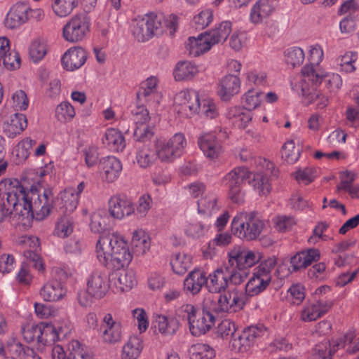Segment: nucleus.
<instances>
[{
	"label": "nucleus",
	"mask_w": 359,
	"mask_h": 359,
	"mask_svg": "<svg viewBox=\"0 0 359 359\" xmlns=\"http://www.w3.org/2000/svg\"><path fill=\"white\" fill-rule=\"evenodd\" d=\"M54 197L50 189L28 185L22 179H4L0 181V223L18 215L21 222L33 219H45L53 208Z\"/></svg>",
	"instance_id": "obj_1"
},
{
	"label": "nucleus",
	"mask_w": 359,
	"mask_h": 359,
	"mask_svg": "<svg viewBox=\"0 0 359 359\" xmlns=\"http://www.w3.org/2000/svg\"><path fill=\"white\" fill-rule=\"evenodd\" d=\"M95 253L100 264L114 271L128 266L133 259L126 241L118 233L100 236Z\"/></svg>",
	"instance_id": "obj_2"
},
{
	"label": "nucleus",
	"mask_w": 359,
	"mask_h": 359,
	"mask_svg": "<svg viewBox=\"0 0 359 359\" xmlns=\"http://www.w3.org/2000/svg\"><path fill=\"white\" fill-rule=\"evenodd\" d=\"M322 82L329 91H332L335 88H339L341 86V79L337 74H327L323 69L315 70L311 67H304L302 69L301 80L294 84L291 83L292 88L294 91H300L305 94L309 90V83L313 86H317Z\"/></svg>",
	"instance_id": "obj_3"
},
{
	"label": "nucleus",
	"mask_w": 359,
	"mask_h": 359,
	"mask_svg": "<svg viewBox=\"0 0 359 359\" xmlns=\"http://www.w3.org/2000/svg\"><path fill=\"white\" fill-rule=\"evenodd\" d=\"M231 225L233 235L250 241L259 236L264 227V222L255 212H241L233 218Z\"/></svg>",
	"instance_id": "obj_4"
},
{
	"label": "nucleus",
	"mask_w": 359,
	"mask_h": 359,
	"mask_svg": "<svg viewBox=\"0 0 359 359\" xmlns=\"http://www.w3.org/2000/svg\"><path fill=\"white\" fill-rule=\"evenodd\" d=\"M276 263V257H271L262 261L253 269L252 276L245 285V293L248 296H257L269 287L272 280V271Z\"/></svg>",
	"instance_id": "obj_5"
},
{
	"label": "nucleus",
	"mask_w": 359,
	"mask_h": 359,
	"mask_svg": "<svg viewBox=\"0 0 359 359\" xmlns=\"http://www.w3.org/2000/svg\"><path fill=\"white\" fill-rule=\"evenodd\" d=\"M267 334L268 330L262 324L248 326L232 337L230 346L236 353H250L257 341Z\"/></svg>",
	"instance_id": "obj_6"
},
{
	"label": "nucleus",
	"mask_w": 359,
	"mask_h": 359,
	"mask_svg": "<svg viewBox=\"0 0 359 359\" xmlns=\"http://www.w3.org/2000/svg\"><path fill=\"white\" fill-rule=\"evenodd\" d=\"M22 332L25 339L29 343H35L38 349L43 350L56 341L59 337V331L50 323L22 327Z\"/></svg>",
	"instance_id": "obj_7"
},
{
	"label": "nucleus",
	"mask_w": 359,
	"mask_h": 359,
	"mask_svg": "<svg viewBox=\"0 0 359 359\" xmlns=\"http://www.w3.org/2000/svg\"><path fill=\"white\" fill-rule=\"evenodd\" d=\"M187 146V141L184 134L177 133L169 140L156 143V156L161 162L171 163L183 154Z\"/></svg>",
	"instance_id": "obj_8"
},
{
	"label": "nucleus",
	"mask_w": 359,
	"mask_h": 359,
	"mask_svg": "<svg viewBox=\"0 0 359 359\" xmlns=\"http://www.w3.org/2000/svg\"><path fill=\"white\" fill-rule=\"evenodd\" d=\"M67 271L60 267L52 270V280L46 283L40 290V295L46 302H56L67 293Z\"/></svg>",
	"instance_id": "obj_9"
},
{
	"label": "nucleus",
	"mask_w": 359,
	"mask_h": 359,
	"mask_svg": "<svg viewBox=\"0 0 359 359\" xmlns=\"http://www.w3.org/2000/svg\"><path fill=\"white\" fill-rule=\"evenodd\" d=\"M200 102L198 93L194 90H182L174 97L175 110L185 118H191L198 113Z\"/></svg>",
	"instance_id": "obj_10"
},
{
	"label": "nucleus",
	"mask_w": 359,
	"mask_h": 359,
	"mask_svg": "<svg viewBox=\"0 0 359 359\" xmlns=\"http://www.w3.org/2000/svg\"><path fill=\"white\" fill-rule=\"evenodd\" d=\"M158 83V79L155 76H150L142 81L137 92V102L147 103L154 107H157L161 100Z\"/></svg>",
	"instance_id": "obj_11"
},
{
	"label": "nucleus",
	"mask_w": 359,
	"mask_h": 359,
	"mask_svg": "<svg viewBox=\"0 0 359 359\" xmlns=\"http://www.w3.org/2000/svg\"><path fill=\"white\" fill-rule=\"evenodd\" d=\"M132 118L137 126L134 137L138 141H144L150 139L153 136L152 131L147 126H141L146 124L150 119L149 113L147 109L143 105V103L136 105L131 109Z\"/></svg>",
	"instance_id": "obj_12"
},
{
	"label": "nucleus",
	"mask_w": 359,
	"mask_h": 359,
	"mask_svg": "<svg viewBox=\"0 0 359 359\" xmlns=\"http://www.w3.org/2000/svg\"><path fill=\"white\" fill-rule=\"evenodd\" d=\"M109 288L108 275L100 270H95L87 279V292L96 299L104 297Z\"/></svg>",
	"instance_id": "obj_13"
},
{
	"label": "nucleus",
	"mask_w": 359,
	"mask_h": 359,
	"mask_svg": "<svg viewBox=\"0 0 359 359\" xmlns=\"http://www.w3.org/2000/svg\"><path fill=\"white\" fill-rule=\"evenodd\" d=\"M29 9L28 2L19 1L9 9L4 20L6 27L15 29L28 21L27 11Z\"/></svg>",
	"instance_id": "obj_14"
},
{
	"label": "nucleus",
	"mask_w": 359,
	"mask_h": 359,
	"mask_svg": "<svg viewBox=\"0 0 359 359\" xmlns=\"http://www.w3.org/2000/svg\"><path fill=\"white\" fill-rule=\"evenodd\" d=\"M198 145L203 154L210 159L217 158L223 151L222 142L215 132L205 133L198 137Z\"/></svg>",
	"instance_id": "obj_15"
},
{
	"label": "nucleus",
	"mask_w": 359,
	"mask_h": 359,
	"mask_svg": "<svg viewBox=\"0 0 359 359\" xmlns=\"http://www.w3.org/2000/svg\"><path fill=\"white\" fill-rule=\"evenodd\" d=\"M90 26V18L86 13L74 15L69 22V42L83 40L89 32Z\"/></svg>",
	"instance_id": "obj_16"
},
{
	"label": "nucleus",
	"mask_w": 359,
	"mask_h": 359,
	"mask_svg": "<svg viewBox=\"0 0 359 359\" xmlns=\"http://www.w3.org/2000/svg\"><path fill=\"white\" fill-rule=\"evenodd\" d=\"M99 169L102 179L107 183H111L119 177L123 165L118 158L109 156L101 159Z\"/></svg>",
	"instance_id": "obj_17"
},
{
	"label": "nucleus",
	"mask_w": 359,
	"mask_h": 359,
	"mask_svg": "<svg viewBox=\"0 0 359 359\" xmlns=\"http://www.w3.org/2000/svg\"><path fill=\"white\" fill-rule=\"evenodd\" d=\"M241 85L238 75L228 74L220 79L217 93L222 100L228 101L240 92Z\"/></svg>",
	"instance_id": "obj_18"
},
{
	"label": "nucleus",
	"mask_w": 359,
	"mask_h": 359,
	"mask_svg": "<svg viewBox=\"0 0 359 359\" xmlns=\"http://www.w3.org/2000/svg\"><path fill=\"white\" fill-rule=\"evenodd\" d=\"M276 4V0L257 1L250 10V22L254 24H259L262 22L273 13Z\"/></svg>",
	"instance_id": "obj_19"
},
{
	"label": "nucleus",
	"mask_w": 359,
	"mask_h": 359,
	"mask_svg": "<svg viewBox=\"0 0 359 359\" xmlns=\"http://www.w3.org/2000/svg\"><path fill=\"white\" fill-rule=\"evenodd\" d=\"M109 210L111 215L118 219L128 217L135 212V207L133 203L125 198L113 196L109 200Z\"/></svg>",
	"instance_id": "obj_20"
},
{
	"label": "nucleus",
	"mask_w": 359,
	"mask_h": 359,
	"mask_svg": "<svg viewBox=\"0 0 359 359\" xmlns=\"http://www.w3.org/2000/svg\"><path fill=\"white\" fill-rule=\"evenodd\" d=\"M101 329L103 339L109 344H115L121 339V325L112 316H104Z\"/></svg>",
	"instance_id": "obj_21"
},
{
	"label": "nucleus",
	"mask_w": 359,
	"mask_h": 359,
	"mask_svg": "<svg viewBox=\"0 0 359 359\" xmlns=\"http://www.w3.org/2000/svg\"><path fill=\"white\" fill-rule=\"evenodd\" d=\"M320 259V252L318 249L310 248L297 252L290 259V265L293 271H297L311 265L313 262Z\"/></svg>",
	"instance_id": "obj_22"
},
{
	"label": "nucleus",
	"mask_w": 359,
	"mask_h": 359,
	"mask_svg": "<svg viewBox=\"0 0 359 359\" xmlns=\"http://www.w3.org/2000/svg\"><path fill=\"white\" fill-rule=\"evenodd\" d=\"M189 330L192 335L200 336L208 332L215 323V316H188Z\"/></svg>",
	"instance_id": "obj_23"
},
{
	"label": "nucleus",
	"mask_w": 359,
	"mask_h": 359,
	"mask_svg": "<svg viewBox=\"0 0 359 359\" xmlns=\"http://www.w3.org/2000/svg\"><path fill=\"white\" fill-rule=\"evenodd\" d=\"M214 46L207 32L201 34L198 37H189L186 48L189 54L196 57L209 50Z\"/></svg>",
	"instance_id": "obj_24"
},
{
	"label": "nucleus",
	"mask_w": 359,
	"mask_h": 359,
	"mask_svg": "<svg viewBox=\"0 0 359 359\" xmlns=\"http://www.w3.org/2000/svg\"><path fill=\"white\" fill-rule=\"evenodd\" d=\"M207 287L210 292L219 293L229 285V280L224 268H218L207 278Z\"/></svg>",
	"instance_id": "obj_25"
},
{
	"label": "nucleus",
	"mask_w": 359,
	"mask_h": 359,
	"mask_svg": "<svg viewBox=\"0 0 359 359\" xmlns=\"http://www.w3.org/2000/svg\"><path fill=\"white\" fill-rule=\"evenodd\" d=\"M111 280L117 291L119 292L128 291L137 284L135 271L132 269L118 274H112Z\"/></svg>",
	"instance_id": "obj_26"
},
{
	"label": "nucleus",
	"mask_w": 359,
	"mask_h": 359,
	"mask_svg": "<svg viewBox=\"0 0 359 359\" xmlns=\"http://www.w3.org/2000/svg\"><path fill=\"white\" fill-rule=\"evenodd\" d=\"M102 144L111 151H122L126 147L123 135L118 130L109 128L102 138Z\"/></svg>",
	"instance_id": "obj_27"
},
{
	"label": "nucleus",
	"mask_w": 359,
	"mask_h": 359,
	"mask_svg": "<svg viewBox=\"0 0 359 359\" xmlns=\"http://www.w3.org/2000/svg\"><path fill=\"white\" fill-rule=\"evenodd\" d=\"M27 127V119L25 114L15 113L9 122L4 123V133L9 138H14Z\"/></svg>",
	"instance_id": "obj_28"
},
{
	"label": "nucleus",
	"mask_w": 359,
	"mask_h": 359,
	"mask_svg": "<svg viewBox=\"0 0 359 359\" xmlns=\"http://www.w3.org/2000/svg\"><path fill=\"white\" fill-rule=\"evenodd\" d=\"M244 306V302L236 294H226L221 295L218 299L217 311L237 313Z\"/></svg>",
	"instance_id": "obj_29"
},
{
	"label": "nucleus",
	"mask_w": 359,
	"mask_h": 359,
	"mask_svg": "<svg viewBox=\"0 0 359 359\" xmlns=\"http://www.w3.org/2000/svg\"><path fill=\"white\" fill-rule=\"evenodd\" d=\"M207 283L205 273L200 269L191 271L184 281V288L192 294L198 293Z\"/></svg>",
	"instance_id": "obj_30"
},
{
	"label": "nucleus",
	"mask_w": 359,
	"mask_h": 359,
	"mask_svg": "<svg viewBox=\"0 0 359 359\" xmlns=\"http://www.w3.org/2000/svg\"><path fill=\"white\" fill-rule=\"evenodd\" d=\"M226 117L238 128H245L252 120L250 111L238 106L229 107Z\"/></svg>",
	"instance_id": "obj_31"
},
{
	"label": "nucleus",
	"mask_w": 359,
	"mask_h": 359,
	"mask_svg": "<svg viewBox=\"0 0 359 359\" xmlns=\"http://www.w3.org/2000/svg\"><path fill=\"white\" fill-rule=\"evenodd\" d=\"M252 176L247 168L237 167L227 173L223 178V184L226 188L241 187L245 180H248Z\"/></svg>",
	"instance_id": "obj_32"
},
{
	"label": "nucleus",
	"mask_w": 359,
	"mask_h": 359,
	"mask_svg": "<svg viewBox=\"0 0 359 359\" xmlns=\"http://www.w3.org/2000/svg\"><path fill=\"white\" fill-rule=\"evenodd\" d=\"M143 339L140 336H130L122 348V359H137L142 351Z\"/></svg>",
	"instance_id": "obj_33"
},
{
	"label": "nucleus",
	"mask_w": 359,
	"mask_h": 359,
	"mask_svg": "<svg viewBox=\"0 0 359 359\" xmlns=\"http://www.w3.org/2000/svg\"><path fill=\"white\" fill-rule=\"evenodd\" d=\"M151 246L149 235L143 229L135 230L133 233L132 248L133 252L137 255H144Z\"/></svg>",
	"instance_id": "obj_34"
},
{
	"label": "nucleus",
	"mask_w": 359,
	"mask_h": 359,
	"mask_svg": "<svg viewBox=\"0 0 359 359\" xmlns=\"http://www.w3.org/2000/svg\"><path fill=\"white\" fill-rule=\"evenodd\" d=\"M152 325L165 335L173 334L178 328V321L174 316H156Z\"/></svg>",
	"instance_id": "obj_35"
},
{
	"label": "nucleus",
	"mask_w": 359,
	"mask_h": 359,
	"mask_svg": "<svg viewBox=\"0 0 359 359\" xmlns=\"http://www.w3.org/2000/svg\"><path fill=\"white\" fill-rule=\"evenodd\" d=\"M198 212L208 217L216 213L219 206L217 204V198L213 193H208L201 197L197 202Z\"/></svg>",
	"instance_id": "obj_36"
},
{
	"label": "nucleus",
	"mask_w": 359,
	"mask_h": 359,
	"mask_svg": "<svg viewBox=\"0 0 359 359\" xmlns=\"http://www.w3.org/2000/svg\"><path fill=\"white\" fill-rule=\"evenodd\" d=\"M248 184L259 196H266L271 191V184L266 175L262 172H252Z\"/></svg>",
	"instance_id": "obj_37"
},
{
	"label": "nucleus",
	"mask_w": 359,
	"mask_h": 359,
	"mask_svg": "<svg viewBox=\"0 0 359 359\" xmlns=\"http://www.w3.org/2000/svg\"><path fill=\"white\" fill-rule=\"evenodd\" d=\"M211 222L208 220L193 221L188 223L184 228V233L193 239L200 238L204 236L210 230Z\"/></svg>",
	"instance_id": "obj_38"
},
{
	"label": "nucleus",
	"mask_w": 359,
	"mask_h": 359,
	"mask_svg": "<svg viewBox=\"0 0 359 359\" xmlns=\"http://www.w3.org/2000/svg\"><path fill=\"white\" fill-rule=\"evenodd\" d=\"M198 72L196 65L189 61L179 62L174 69L173 74L176 81L191 79Z\"/></svg>",
	"instance_id": "obj_39"
},
{
	"label": "nucleus",
	"mask_w": 359,
	"mask_h": 359,
	"mask_svg": "<svg viewBox=\"0 0 359 359\" xmlns=\"http://www.w3.org/2000/svg\"><path fill=\"white\" fill-rule=\"evenodd\" d=\"M296 92L306 97L309 104L316 103L318 109H323L326 107L329 103V98L327 93H322L320 91H317L316 86H313L311 83H309V90L305 94H303L300 90Z\"/></svg>",
	"instance_id": "obj_40"
},
{
	"label": "nucleus",
	"mask_w": 359,
	"mask_h": 359,
	"mask_svg": "<svg viewBox=\"0 0 359 359\" xmlns=\"http://www.w3.org/2000/svg\"><path fill=\"white\" fill-rule=\"evenodd\" d=\"M232 29L230 21H224L217 25L214 29L207 32L214 45L224 42Z\"/></svg>",
	"instance_id": "obj_41"
},
{
	"label": "nucleus",
	"mask_w": 359,
	"mask_h": 359,
	"mask_svg": "<svg viewBox=\"0 0 359 359\" xmlns=\"http://www.w3.org/2000/svg\"><path fill=\"white\" fill-rule=\"evenodd\" d=\"M87 60V53L81 46L69 48V71H74L81 68Z\"/></svg>",
	"instance_id": "obj_42"
},
{
	"label": "nucleus",
	"mask_w": 359,
	"mask_h": 359,
	"mask_svg": "<svg viewBox=\"0 0 359 359\" xmlns=\"http://www.w3.org/2000/svg\"><path fill=\"white\" fill-rule=\"evenodd\" d=\"M247 252L248 249L245 248L241 246L234 247L228 254V264L245 270V269H248Z\"/></svg>",
	"instance_id": "obj_43"
},
{
	"label": "nucleus",
	"mask_w": 359,
	"mask_h": 359,
	"mask_svg": "<svg viewBox=\"0 0 359 359\" xmlns=\"http://www.w3.org/2000/svg\"><path fill=\"white\" fill-rule=\"evenodd\" d=\"M358 59V53L355 51H347L337 58V65L340 71L345 73H352L355 71V64Z\"/></svg>",
	"instance_id": "obj_44"
},
{
	"label": "nucleus",
	"mask_w": 359,
	"mask_h": 359,
	"mask_svg": "<svg viewBox=\"0 0 359 359\" xmlns=\"http://www.w3.org/2000/svg\"><path fill=\"white\" fill-rule=\"evenodd\" d=\"M191 359H212L215 356V351L208 344L197 343L193 344L189 350Z\"/></svg>",
	"instance_id": "obj_45"
},
{
	"label": "nucleus",
	"mask_w": 359,
	"mask_h": 359,
	"mask_svg": "<svg viewBox=\"0 0 359 359\" xmlns=\"http://www.w3.org/2000/svg\"><path fill=\"white\" fill-rule=\"evenodd\" d=\"M191 256L185 253H177L171 260L172 269L176 274H184L191 265Z\"/></svg>",
	"instance_id": "obj_46"
},
{
	"label": "nucleus",
	"mask_w": 359,
	"mask_h": 359,
	"mask_svg": "<svg viewBox=\"0 0 359 359\" xmlns=\"http://www.w3.org/2000/svg\"><path fill=\"white\" fill-rule=\"evenodd\" d=\"M280 154L281 158L284 161L293 164L300 156L301 148L300 147H296L292 140H288L283 145Z\"/></svg>",
	"instance_id": "obj_47"
},
{
	"label": "nucleus",
	"mask_w": 359,
	"mask_h": 359,
	"mask_svg": "<svg viewBox=\"0 0 359 359\" xmlns=\"http://www.w3.org/2000/svg\"><path fill=\"white\" fill-rule=\"evenodd\" d=\"M48 51L46 41L43 39L34 40L29 46V54L34 63H38L43 59Z\"/></svg>",
	"instance_id": "obj_48"
},
{
	"label": "nucleus",
	"mask_w": 359,
	"mask_h": 359,
	"mask_svg": "<svg viewBox=\"0 0 359 359\" xmlns=\"http://www.w3.org/2000/svg\"><path fill=\"white\" fill-rule=\"evenodd\" d=\"M198 114L202 117L213 119L218 117L219 112L215 100L210 97H205L201 100Z\"/></svg>",
	"instance_id": "obj_49"
},
{
	"label": "nucleus",
	"mask_w": 359,
	"mask_h": 359,
	"mask_svg": "<svg viewBox=\"0 0 359 359\" xmlns=\"http://www.w3.org/2000/svg\"><path fill=\"white\" fill-rule=\"evenodd\" d=\"M156 151L151 150L147 146L139 149L136 154V161L140 167L147 168L152 165L156 160Z\"/></svg>",
	"instance_id": "obj_50"
},
{
	"label": "nucleus",
	"mask_w": 359,
	"mask_h": 359,
	"mask_svg": "<svg viewBox=\"0 0 359 359\" xmlns=\"http://www.w3.org/2000/svg\"><path fill=\"white\" fill-rule=\"evenodd\" d=\"M145 22L149 31L151 32V37L155 34H161L163 30V24L164 16L162 13H151L147 14L144 17Z\"/></svg>",
	"instance_id": "obj_51"
},
{
	"label": "nucleus",
	"mask_w": 359,
	"mask_h": 359,
	"mask_svg": "<svg viewBox=\"0 0 359 359\" xmlns=\"http://www.w3.org/2000/svg\"><path fill=\"white\" fill-rule=\"evenodd\" d=\"M71 351L69 359H93V353L84 344L77 340H73L70 344Z\"/></svg>",
	"instance_id": "obj_52"
},
{
	"label": "nucleus",
	"mask_w": 359,
	"mask_h": 359,
	"mask_svg": "<svg viewBox=\"0 0 359 359\" xmlns=\"http://www.w3.org/2000/svg\"><path fill=\"white\" fill-rule=\"evenodd\" d=\"M304 57V52L299 47H290L284 51L285 62L292 67L300 66L303 63Z\"/></svg>",
	"instance_id": "obj_53"
},
{
	"label": "nucleus",
	"mask_w": 359,
	"mask_h": 359,
	"mask_svg": "<svg viewBox=\"0 0 359 359\" xmlns=\"http://www.w3.org/2000/svg\"><path fill=\"white\" fill-rule=\"evenodd\" d=\"M330 343L328 341H323L315 346L311 352L309 359H331V355L334 353V348H330Z\"/></svg>",
	"instance_id": "obj_54"
},
{
	"label": "nucleus",
	"mask_w": 359,
	"mask_h": 359,
	"mask_svg": "<svg viewBox=\"0 0 359 359\" xmlns=\"http://www.w3.org/2000/svg\"><path fill=\"white\" fill-rule=\"evenodd\" d=\"M144 18L137 19L132 25V34L138 41H146L151 38Z\"/></svg>",
	"instance_id": "obj_55"
},
{
	"label": "nucleus",
	"mask_w": 359,
	"mask_h": 359,
	"mask_svg": "<svg viewBox=\"0 0 359 359\" xmlns=\"http://www.w3.org/2000/svg\"><path fill=\"white\" fill-rule=\"evenodd\" d=\"M225 271L229 284L238 285L243 283L247 278L248 273L245 269L233 266L229 264L225 266Z\"/></svg>",
	"instance_id": "obj_56"
},
{
	"label": "nucleus",
	"mask_w": 359,
	"mask_h": 359,
	"mask_svg": "<svg viewBox=\"0 0 359 359\" xmlns=\"http://www.w3.org/2000/svg\"><path fill=\"white\" fill-rule=\"evenodd\" d=\"M152 205L153 200L151 196L149 194H143L138 198L133 214H135L137 218H144L148 214Z\"/></svg>",
	"instance_id": "obj_57"
},
{
	"label": "nucleus",
	"mask_w": 359,
	"mask_h": 359,
	"mask_svg": "<svg viewBox=\"0 0 359 359\" xmlns=\"http://www.w3.org/2000/svg\"><path fill=\"white\" fill-rule=\"evenodd\" d=\"M85 188V183L82 181L76 184L75 182H72L70 187H69V193L70 194L71 198H69V211H74L79 202L80 194Z\"/></svg>",
	"instance_id": "obj_58"
},
{
	"label": "nucleus",
	"mask_w": 359,
	"mask_h": 359,
	"mask_svg": "<svg viewBox=\"0 0 359 359\" xmlns=\"http://www.w3.org/2000/svg\"><path fill=\"white\" fill-rule=\"evenodd\" d=\"M212 20L213 11L210 8L201 10L193 18V23L195 25L196 29H204L208 27Z\"/></svg>",
	"instance_id": "obj_59"
},
{
	"label": "nucleus",
	"mask_w": 359,
	"mask_h": 359,
	"mask_svg": "<svg viewBox=\"0 0 359 359\" xmlns=\"http://www.w3.org/2000/svg\"><path fill=\"white\" fill-rule=\"evenodd\" d=\"M323 50L320 45L315 44L311 46L309 55V64L306 65L304 67H311L315 70L322 69L319 67V64L323 60Z\"/></svg>",
	"instance_id": "obj_60"
},
{
	"label": "nucleus",
	"mask_w": 359,
	"mask_h": 359,
	"mask_svg": "<svg viewBox=\"0 0 359 359\" xmlns=\"http://www.w3.org/2000/svg\"><path fill=\"white\" fill-rule=\"evenodd\" d=\"M332 306V302L328 301H316L307 306L304 309L302 314H325L329 312Z\"/></svg>",
	"instance_id": "obj_61"
},
{
	"label": "nucleus",
	"mask_w": 359,
	"mask_h": 359,
	"mask_svg": "<svg viewBox=\"0 0 359 359\" xmlns=\"http://www.w3.org/2000/svg\"><path fill=\"white\" fill-rule=\"evenodd\" d=\"M107 217L104 212H95L91 215L90 228L97 233H101L105 229Z\"/></svg>",
	"instance_id": "obj_62"
},
{
	"label": "nucleus",
	"mask_w": 359,
	"mask_h": 359,
	"mask_svg": "<svg viewBox=\"0 0 359 359\" xmlns=\"http://www.w3.org/2000/svg\"><path fill=\"white\" fill-rule=\"evenodd\" d=\"M36 144V141L29 137H26L20 141L16 147V156L18 158L25 160L27 159L32 149L33 146Z\"/></svg>",
	"instance_id": "obj_63"
},
{
	"label": "nucleus",
	"mask_w": 359,
	"mask_h": 359,
	"mask_svg": "<svg viewBox=\"0 0 359 359\" xmlns=\"http://www.w3.org/2000/svg\"><path fill=\"white\" fill-rule=\"evenodd\" d=\"M262 94L260 91L250 89L244 95L245 107L248 111L255 109L259 105Z\"/></svg>",
	"instance_id": "obj_64"
}]
</instances>
